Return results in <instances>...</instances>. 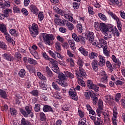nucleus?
Segmentation results:
<instances>
[{
    "instance_id": "39448f33",
    "label": "nucleus",
    "mask_w": 125,
    "mask_h": 125,
    "mask_svg": "<svg viewBox=\"0 0 125 125\" xmlns=\"http://www.w3.org/2000/svg\"><path fill=\"white\" fill-rule=\"evenodd\" d=\"M20 111L25 118H27L28 116L31 117V118H34V113L32 112V108L29 106H25V110L21 108Z\"/></svg>"
},
{
    "instance_id": "052dcab7",
    "label": "nucleus",
    "mask_w": 125,
    "mask_h": 125,
    "mask_svg": "<svg viewBox=\"0 0 125 125\" xmlns=\"http://www.w3.org/2000/svg\"><path fill=\"white\" fill-rule=\"evenodd\" d=\"M90 89H93L96 92H97V91H99V87L97 86V85L95 84H93L92 86V87L90 88Z\"/></svg>"
},
{
    "instance_id": "4c0bfd02",
    "label": "nucleus",
    "mask_w": 125,
    "mask_h": 125,
    "mask_svg": "<svg viewBox=\"0 0 125 125\" xmlns=\"http://www.w3.org/2000/svg\"><path fill=\"white\" fill-rule=\"evenodd\" d=\"M9 12H12L11 9H7L3 10L4 16L7 18L9 16Z\"/></svg>"
},
{
    "instance_id": "864d4df0",
    "label": "nucleus",
    "mask_w": 125,
    "mask_h": 125,
    "mask_svg": "<svg viewBox=\"0 0 125 125\" xmlns=\"http://www.w3.org/2000/svg\"><path fill=\"white\" fill-rule=\"evenodd\" d=\"M66 61L70 63V66H71V67H74V66H75V63L74 62V60H73V59L72 58L67 59Z\"/></svg>"
},
{
    "instance_id": "dca6fc26",
    "label": "nucleus",
    "mask_w": 125,
    "mask_h": 125,
    "mask_svg": "<svg viewBox=\"0 0 125 125\" xmlns=\"http://www.w3.org/2000/svg\"><path fill=\"white\" fill-rule=\"evenodd\" d=\"M69 95L71 96L72 99L73 100H78V97L77 96V92L74 91H69Z\"/></svg>"
},
{
    "instance_id": "6e6552de",
    "label": "nucleus",
    "mask_w": 125,
    "mask_h": 125,
    "mask_svg": "<svg viewBox=\"0 0 125 125\" xmlns=\"http://www.w3.org/2000/svg\"><path fill=\"white\" fill-rule=\"evenodd\" d=\"M66 20H61L60 19H55L54 22L56 24L60 25V26H65L66 25Z\"/></svg>"
},
{
    "instance_id": "9b49d317",
    "label": "nucleus",
    "mask_w": 125,
    "mask_h": 125,
    "mask_svg": "<svg viewBox=\"0 0 125 125\" xmlns=\"http://www.w3.org/2000/svg\"><path fill=\"white\" fill-rule=\"evenodd\" d=\"M106 102L109 103V104H112L114 102V99L113 97L110 95H107L104 97Z\"/></svg>"
},
{
    "instance_id": "0eeeda50",
    "label": "nucleus",
    "mask_w": 125,
    "mask_h": 125,
    "mask_svg": "<svg viewBox=\"0 0 125 125\" xmlns=\"http://www.w3.org/2000/svg\"><path fill=\"white\" fill-rule=\"evenodd\" d=\"M2 56L4 59H6V60H7L8 61H10L12 62L14 61V58L10 54L5 53L2 55Z\"/></svg>"
},
{
    "instance_id": "4468645a",
    "label": "nucleus",
    "mask_w": 125,
    "mask_h": 125,
    "mask_svg": "<svg viewBox=\"0 0 125 125\" xmlns=\"http://www.w3.org/2000/svg\"><path fill=\"white\" fill-rule=\"evenodd\" d=\"M87 39L89 42H92L94 40V33L92 32H89L87 34Z\"/></svg>"
},
{
    "instance_id": "1a4fd4ad",
    "label": "nucleus",
    "mask_w": 125,
    "mask_h": 125,
    "mask_svg": "<svg viewBox=\"0 0 125 125\" xmlns=\"http://www.w3.org/2000/svg\"><path fill=\"white\" fill-rule=\"evenodd\" d=\"M43 112H51L53 114H55V112L54 110H53V109H52V107L51 106L48 105H45L43 107Z\"/></svg>"
},
{
    "instance_id": "79ce46f5",
    "label": "nucleus",
    "mask_w": 125,
    "mask_h": 125,
    "mask_svg": "<svg viewBox=\"0 0 125 125\" xmlns=\"http://www.w3.org/2000/svg\"><path fill=\"white\" fill-rule=\"evenodd\" d=\"M98 16L99 18H100V19L103 21H106V20H107V17H106V16L102 13H99Z\"/></svg>"
},
{
    "instance_id": "b1692460",
    "label": "nucleus",
    "mask_w": 125,
    "mask_h": 125,
    "mask_svg": "<svg viewBox=\"0 0 125 125\" xmlns=\"http://www.w3.org/2000/svg\"><path fill=\"white\" fill-rule=\"evenodd\" d=\"M65 26H66L67 28L69 31H72V30H74V24L70 22H67L65 23Z\"/></svg>"
},
{
    "instance_id": "f257e3e1",
    "label": "nucleus",
    "mask_w": 125,
    "mask_h": 125,
    "mask_svg": "<svg viewBox=\"0 0 125 125\" xmlns=\"http://www.w3.org/2000/svg\"><path fill=\"white\" fill-rule=\"evenodd\" d=\"M100 30L105 35L106 37L112 38L111 34H109V32H113L114 27L111 24L107 25L104 23L102 22L100 23Z\"/></svg>"
},
{
    "instance_id": "c756f323",
    "label": "nucleus",
    "mask_w": 125,
    "mask_h": 125,
    "mask_svg": "<svg viewBox=\"0 0 125 125\" xmlns=\"http://www.w3.org/2000/svg\"><path fill=\"white\" fill-rule=\"evenodd\" d=\"M28 62L31 65H38V62L37 61L34 60V59L28 58Z\"/></svg>"
},
{
    "instance_id": "423d86ee",
    "label": "nucleus",
    "mask_w": 125,
    "mask_h": 125,
    "mask_svg": "<svg viewBox=\"0 0 125 125\" xmlns=\"http://www.w3.org/2000/svg\"><path fill=\"white\" fill-rule=\"evenodd\" d=\"M39 27L38 24L33 23L31 28H29L30 34L33 38H36L39 35Z\"/></svg>"
},
{
    "instance_id": "a19ab883",
    "label": "nucleus",
    "mask_w": 125,
    "mask_h": 125,
    "mask_svg": "<svg viewBox=\"0 0 125 125\" xmlns=\"http://www.w3.org/2000/svg\"><path fill=\"white\" fill-rule=\"evenodd\" d=\"M97 53L95 52H92L90 53V54L89 55V58L90 59H94V58H96L97 57Z\"/></svg>"
},
{
    "instance_id": "09e8293b",
    "label": "nucleus",
    "mask_w": 125,
    "mask_h": 125,
    "mask_svg": "<svg viewBox=\"0 0 125 125\" xmlns=\"http://www.w3.org/2000/svg\"><path fill=\"white\" fill-rule=\"evenodd\" d=\"M34 110L35 112H37V113H38V112H40L41 111V104H35Z\"/></svg>"
},
{
    "instance_id": "412c9836",
    "label": "nucleus",
    "mask_w": 125,
    "mask_h": 125,
    "mask_svg": "<svg viewBox=\"0 0 125 125\" xmlns=\"http://www.w3.org/2000/svg\"><path fill=\"white\" fill-rule=\"evenodd\" d=\"M99 44L101 45V48L102 47L104 48V46H105L104 45H106V44H107V42L103 39H100L99 40Z\"/></svg>"
},
{
    "instance_id": "bf43d9fd",
    "label": "nucleus",
    "mask_w": 125,
    "mask_h": 125,
    "mask_svg": "<svg viewBox=\"0 0 125 125\" xmlns=\"http://www.w3.org/2000/svg\"><path fill=\"white\" fill-rule=\"evenodd\" d=\"M33 96H39V91L38 90H33L30 92Z\"/></svg>"
},
{
    "instance_id": "6e6d98bb",
    "label": "nucleus",
    "mask_w": 125,
    "mask_h": 125,
    "mask_svg": "<svg viewBox=\"0 0 125 125\" xmlns=\"http://www.w3.org/2000/svg\"><path fill=\"white\" fill-rule=\"evenodd\" d=\"M98 109H100V110H103V102L102 101L99 100L98 102Z\"/></svg>"
},
{
    "instance_id": "338daca9",
    "label": "nucleus",
    "mask_w": 125,
    "mask_h": 125,
    "mask_svg": "<svg viewBox=\"0 0 125 125\" xmlns=\"http://www.w3.org/2000/svg\"><path fill=\"white\" fill-rule=\"evenodd\" d=\"M73 7L75 9H78L80 7V4L79 2H74L73 4Z\"/></svg>"
},
{
    "instance_id": "e433bc0d",
    "label": "nucleus",
    "mask_w": 125,
    "mask_h": 125,
    "mask_svg": "<svg viewBox=\"0 0 125 125\" xmlns=\"http://www.w3.org/2000/svg\"><path fill=\"white\" fill-rule=\"evenodd\" d=\"M25 74H26V71L24 69H21L19 72V75L21 78H24Z\"/></svg>"
},
{
    "instance_id": "37998d69",
    "label": "nucleus",
    "mask_w": 125,
    "mask_h": 125,
    "mask_svg": "<svg viewBox=\"0 0 125 125\" xmlns=\"http://www.w3.org/2000/svg\"><path fill=\"white\" fill-rule=\"evenodd\" d=\"M79 41L83 45L85 44V39L83 36L79 35Z\"/></svg>"
},
{
    "instance_id": "f704fd0d",
    "label": "nucleus",
    "mask_w": 125,
    "mask_h": 125,
    "mask_svg": "<svg viewBox=\"0 0 125 125\" xmlns=\"http://www.w3.org/2000/svg\"><path fill=\"white\" fill-rule=\"evenodd\" d=\"M108 14L112 17V18H113L114 20H116V21L119 20V18L117 17V15H116V14H114L113 12H109Z\"/></svg>"
},
{
    "instance_id": "c85d7f7f",
    "label": "nucleus",
    "mask_w": 125,
    "mask_h": 125,
    "mask_svg": "<svg viewBox=\"0 0 125 125\" xmlns=\"http://www.w3.org/2000/svg\"><path fill=\"white\" fill-rule=\"evenodd\" d=\"M92 67L94 71L97 72V70H98V64L96 62L94 61L92 62Z\"/></svg>"
},
{
    "instance_id": "2eb2a0df",
    "label": "nucleus",
    "mask_w": 125,
    "mask_h": 125,
    "mask_svg": "<svg viewBox=\"0 0 125 125\" xmlns=\"http://www.w3.org/2000/svg\"><path fill=\"white\" fill-rule=\"evenodd\" d=\"M111 59L112 61L114 63H115L117 66H118L119 67L121 66V61H120V60L117 59V58H116V56H115V55H112L111 57Z\"/></svg>"
},
{
    "instance_id": "ddd939ff",
    "label": "nucleus",
    "mask_w": 125,
    "mask_h": 125,
    "mask_svg": "<svg viewBox=\"0 0 125 125\" xmlns=\"http://www.w3.org/2000/svg\"><path fill=\"white\" fill-rule=\"evenodd\" d=\"M30 10L31 12H33L36 15H37L38 13H39V10H38V8L35 6V5H31L29 7Z\"/></svg>"
},
{
    "instance_id": "9d476101",
    "label": "nucleus",
    "mask_w": 125,
    "mask_h": 125,
    "mask_svg": "<svg viewBox=\"0 0 125 125\" xmlns=\"http://www.w3.org/2000/svg\"><path fill=\"white\" fill-rule=\"evenodd\" d=\"M68 42L71 49L73 51L76 50V43H75V41L73 39H69L68 40Z\"/></svg>"
},
{
    "instance_id": "20e7f679",
    "label": "nucleus",
    "mask_w": 125,
    "mask_h": 125,
    "mask_svg": "<svg viewBox=\"0 0 125 125\" xmlns=\"http://www.w3.org/2000/svg\"><path fill=\"white\" fill-rule=\"evenodd\" d=\"M42 38L45 44L48 45H52L53 43V40L55 39V37L54 35L51 34H43L42 35Z\"/></svg>"
},
{
    "instance_id": "4be33fe9",
    "label": "nucleus",
    "mask_w": 125,
    "mask_h": 125,
    "mask_svg": "<svg viewBox=\"0 0 125 125\" xmlns=\"http://www.w3.org/2000/svg\"><path fill=\"white\" fill-rule=\"evenodd\" d=\"M58 78L60 80H61V81L62 82H64V81H66V80H67V76L62 73H61L59 74Z\"/></svg>"
},
{
    "instance_id": "69168bd1",
    "label": "nucleus",
    "mask_w": 125,
    "mask_h": 125,
    "mask_svg": "<svg viewBox=\"0 0 125 125\" xmlns=\"http://www.w3.org/2000/svg\"><path fill=\"white\" fill-rule=\"evenodd\" d=\"M94 84H93V83L92 82V81L91 80H88L87 81V86H88V87L90 89L91 87H92V86L94 85Z\"/></svg>"
},
{
    "instance_id": "603ef678",
    "label": "nucleus",
    "mask_w": 125,
    "mask_h": 125,
    "mask_svg": "<svg viewBox=\"0 0 125 125\" xmlns=\"http://www.w3.org/2000/svg\"><path fill=\"white\" fill-rule=\"evenodd\" d=\"M77 30L79 33H82L83 32V26L82 24L79 23L77 25Z\"/></svg>"
},
{
    "instance_id": "6ab92c4d",
    "label": "nucleus",
    "mask_w": 125,
    "mask_h": 125,
    "mask_svg": "<svg viewBox=\"0 0 125 125\" xmlns=\"http://www.w3.org/2000/svg\"><path fill=\"white\" fill-rule=\"evenodd\" d=\"M83 78H85V77H77L78 80V83L80 84V85H81V86H85V83H84V81L83 80Z\"/></svg>"
},
{
    "instance_id": "680f3d73",
    "label": "nucleus",
    "mask_w": 125,
    "mask_h": 125,
    "mask_svg": "<svg viewBox=\"0 0 125 125\" xmlns=\"http://www.w3.org/2000/svg\"><path fill=\"white\" fill-rule=\"evenodd\" d=\"M38 18L40 21H42L43 18H44V16L43 15V12H40L38 15Z\"/></svg>"
},
{
    "instance_id": "4d7b16f0",
    "label": "nucleus",
    "mask_w": 125,
    "mask_h": 125,
    "mask_svg": "<svg viewBox=\"0 0 125 125\" xmlns=\"http://www.w3.org/2000/svg\"><path fill=\"white\" fill-rule=\"evenodd\" d=\"M52 70L56 74H58L59 73V67H58V65L53 66L52 67Z\"/></svg>"
},
{
    "instance_id": "5fc2aeb1",
    "label": "nucleus",
    "mask_w": 125,
    "mask_h": 125,
    "mask_svg": "<svg viewBox=\"0 0 125 125\" xmlns=\"http://www.w3.org/2000/svg\"><path fill=\"white\" fill-rule=\"evenodd\" d=\"M91 42L93 45H95V46H96L98 48H101V45L99 44V42H97V41L94 42L93 41H92V42Z\"/></svg>"
},
{
    "instance_id": "c9c22d12",
    "label": "nucleus",
    "mask_w": 125,
    "mask_h": 125,
    "mask_svg": "<svg viewBox=\"0 0 125 125\" xmlns=\"http://www.w3.org/2000/svg\"><path fill=\"white\" fill-rule=\"evenodd\" d=\"M113 117H112V121H117V117L118 116V111L117 109H113Z\"/></svg>"
},
{
    "instance_id": "5701e85b",
    "label": "nucleus",
    "mask_w": 125,
    "mask_h": 125,
    "mask_svg": "<svg viewBox=\"0 0 125 125\" xmlns=\"http://www.w3.org/2000/svg\"><path fill=\"white\" fill-rule=\"evenodd\" d=\"M46 73L47 75H48L49 78H52V76H53L52 71H51L50 68H49L48 66L46 67Z\"/></svg>"
},
{
    "instance_id": "ea45409f",
    "label": "nucleus",
    "mask_w": 125,
    "mask_h": 125,
    "mask_svg": "<svg viewBox=\"0 0 125 125\" xmlns=\"http://www.w3.org/2000/svg\"><path fill=\"white\" fill-rule=\"evenodd\" d=\"M103 51L105 56H107V57L110 56V52L108 51L107 49V47L104 46V47L103 48Z\"/></svg>"
},
{
    "instance_id": "49530a36",
    "label": "nucleus",
    "mask_w": 125,
    "mask_h": 125,
    "mask_svg": "<svg viewBox=\"0 0 125 125\" xmlns=\"http://www.w3.org/2000/svg\"><path fill=\"white\" fill-rule=\"evenodd\" d=\"M106 67H107L110 72H113V67L109 61H107L106 62Z\"/></svg>"
},
{
    "instance_id": "c03bdc74",
    "label": "nucleus",
    "mask_w": 125,
    "mask_h": 125,
    "mask_svg": "<svg viewBox=\"0 0 125 125\" xmlns=\"http://www.w3.org/2000/svg\"><path fill=\"white\" fill-rule=\"evenodd\" d=\"M37 76L39 77L40 80H42V81H45V80H46L45 77L42 74V73L40 72H37Z\"/></svg>"
},
{
    "instance_id": "cd10ccee",
    "label": "nucleus",
    "mask_w": 125,
    "mask_h": 125,
    "mask_svg": "<svg viewBox=\"0 0 125 125\" xmlns=\"http://www.w3.org/2000/svg\"><path fill=\"white\" fill-rule=\"evenodd\" d=\"M103 114L104 117V119L107 120H110V113L108 110H105L104 112H103Z\"/></svg>"
},
{
    "instance_id": "a18cd8bd",
    "label": "nucleus",
    "mask_w": 125,
    "mask_h": 125,
    "mask_svg": "<svg viewBox=\"0 0 125 125\" xmlns=\"http://www.w3.org/2000/svg\"><path fill=\"white\" fill-rule=\"evenodd\" d=\"M108 76H104L101 79V83H105V84H107L108 83Z\"/></svg>"
},
{
    "instance_id": "0e129e2a",
    "label": "nucleus",
    "mask_w": 125,
    "mask_h": 125,
    "mask_svg": "<svg viewBox=\"0 0 125 125\" xmlns=\"http://www.w3.org/2000/svg\"><path fill=\"white\" fill-rule=\"evenodd\" d=\"M40 117L42 121H45V120H46L45 114L43 113V112L40 113Z\"/></svg>"
},
{
    "instance_id": "2f4dec72",
    "label": "nucleus",
    "mask_w": 125,
    "mask_h": 125,
    "mask_svg": "<svg viewBox=\"0 0 125 125\" xmlns=\"http://www.w3.org/2000/svg\"><path fill=\"white\" fill-rule=\"evenodd\" d=\"M55 47L57 51L59 52L61 51V44L59 42H56Z\"/></svg>"
},
{
    "instance_id": "a211bd4d",
    "label": "nucleus",
    "mask_w": 125,
    "mask_h": 125,
    "mask_svg": "<svg viewBox=\"0 0 125 125\" xmlns=\"http://www.w3.org/2000/svg\"><path fill=\"white\" fill-rule=\"evenodd\" d=\"M79 51H80L81 53L83 54L84 56H88V52L86 51V50L83 48V47H81L79 48Z\"/></svg>"
},
{
    "instance_id": "13d9d810",
    "label": "nucleus",
    "mask_w": 125,
    "mask_h": 125,
    "mask_svg": "<svg viewBox=\"0 0 125 125\" xmlns=\"http://www.w3.org/2000/svg\"><path fill=\"white\" fill-rule=\"evenodd\" d=\"M50 61L51 64L52 65H53V66H57V64L58 62L57 61H56L52 58H51V59H50V61Z\"/></svg>"
},
{
    "instance_id": "473e14b6",
    "label": "nucleus",
    "mask_w": 125,
    "mask_h": 125,
    "mask_svg": "<svg viewBox=\"0 0 125 125\" xmlns=\"http://www.w3.org/2000/svg\"><path fill=\"white\" fill-rule=\"evenodd\" d=\"M108 2L110 5H113V4H119L120 3L119 0H108Z\"/></svg>"
},
{
    "instance_id": "aec40b11",
    "label": "nucleus",
    "mask_w": 125,
    "mask_h": 125,
    "mask_svg": "<svg viewBox=\"0 0 125 125\" xmlns=\"http://www.w3.org/2000/svg\"><path fill=\"white\" fill-rule=\"evenodd\" d=\"M94 124L95 125H104L103 121L101 119V118H97L96 120L94 121Z\"/></svg>"
},
{
    "instance_id": "e2e57ef3",
    "label": "nucleus",
    "mask_w": 125,
    "mask_h": 125,
    "mask_svg": "<svg viewBox=\"0 0 125 125\" xmlns=\"http://www.w3.org/2000/svg\"><path fill=\"white\" fill-rule=\"evenodd\" d=\"M117 24V28L120 32H122V23L120 21V20L116 21Z\"/></svg>"
},
{
    "instance_id": "3c124183",
    "label": "nucleus",
    "mask_w": 125,
    "mask_h": 125,
    "mask_svg": "<svg viewBox=\"0 0 125 125\" xmlns=\"http://www.w3.org/2000/svg\"><path fill=\"white\" fill-rule=\"evenodd\" d=\"M15 58H16V59H17L18 61H20V60H21V58H22V57L20 53H16V54H15Z\"/></svg>"
},
{
    "instance_id": "7ed1b4c3",
    "label": "nucleus",
    "mask_w": 125,
    "mask_h": 125,
    "mask_svg": "<svg viewBox=\"0 0 125 125\" xmlns=\"http://www.w3.org/2000/svg\"><path fill=\"white\" fill-rule=\"evenodd\" d=\"M54 9L58 14L61 15V16H63L65 19H67L68 21H70V22H71L73 24H76V21H75L73 17L70 16V15L66 14L64 10L59 9L58 7H54Z\"/></svg>"
},
{
    "instance_id": "7c9ffc66",
    "label": "nucleus",
    "mask_w": 125,
    "mask_h": 125,
    "mask_svg": "<svg viewBox=\"0 0 125 125\" xmlns=\"http://www.w3.org/2000/svg\"><path fill=\"white\" fill-rule=\"evenodd\" d=\"M21 124V125H32L30 122L26 121V119L24 118H22Z\"/></svg>"
},
{
    "instance_id": "58836bf2",
    "label": "nucleus",
    "mask_w": 125,
    "mask_h": 125,
    "mask_svg": "<svg viewBox=\"0 0 125 125\" xmlns=\"http://www.w3.org/2000/svg\"><path fill=\"white\" fill-rule=\"evenodd\" d=\"M0 95L1 97L5 99L7 97L6 92L3 90L0 89Z\"/></svg>"
},
{
    "instance_id": "a878e982",
    "label": "nucleus",
    "mask_w": 125,
    "mask_h": 125,
    "mask_svg": "<svg viewBox=\"0 0 125 125\" xmlns=\"http://www.w3.org/2000/svg\"><path fill=\"white\" fill-rule=\"evenodd\" d=\"M56 83L63 87H66V86H68V83H67L64 82V81L62 82V81L58 80H57Z\"/></svg>"
},
{
    "instance_id": "bb28decb",
    "label": "nucleus",
    "mask_w": 125,
    "mask_h": 125,
    "mask_svg": "<svg viewBox=\"0 0 125 125\" xmlns=\"http://www.w3.org/2000/svg\"><path fill=\"white\" fill-rule=\"evenodd\" d=\"M40 85L43 90H46L47 89V85H46V83L42 81L40 83Z\"/></svg>"
},
{
    "instance_id": "f8f14e48",
    "label": "nucleus",
    "mask_w": 125,
    "mask_h": 125,
    "mask_svg": "<svg viewBox=\"0 0 125 125\" xmlns=\"http://www.w3.org/2000/svg\"><path fill=\"white\" fill-rule=\"evenodd\" d=\"M99 59H100V61L98 63L99 66L103 67V66L105 65V57L100 55L99 57Z\"/></svg>"
},
{
    "instance_id": "f03ea898",
    "label": "nucleus",
    "mask_w": 125,
    "mask_h": 125,
    "mask_svg": "<svg viewBox=\"0 0 125 125\" xmlns=\"http://www.w3.org/2000/svg\"><path fill=\"white\" fill-rule=\"evenodd\" d=\"M77 65H78L79 67V72H77L75 73L77 78H83V77H86V73H85V70L83 68V61L81 59H79L77 62Z\"/></svg>"
},
{
    "instance_id": "393cba45",
    "label": "nucleus",
    "mask_w": 125,
    "mask_h": 125,
    "mask_svg": "<svg viewBox=\"0 0 125 125\" xmlns=\"http://www.w3.org/2000/svg\"><path fill=\"white\" fill-rule=\"evenodd\" d=\"M0 31L3 33V34H6L7 31H6V26L3 24H0Z\"/></svg>"
},
{
    "instance_id": "774afa93",
    "label": "nucleus",
    "mask_w": 125,
    "mask_h": 125,
    "mask_svg": "<svg viewBox=\"0 0 125 125\" xmlns=\"http://www.w3.org/2000/svg\"><path fill=\"white\" fill-rule=\"evenodd\" d=\"M0 48H2L3 49H6V44L3 42H0Z\"/></svg>"
},
{
    "instance_id": "72a5a7b5",
    "label": "nucleus",
    "mask_w": 125,
    "mask_h": 125,
    "mask_svg": "<svg viewBox=\"0 0 125 125\" xmlns=\"http://www.w3.org/2000/svg\"><path fill=\"white\" fill-rule=\"evenodd\" d=\"M52 86L54 89L55 90H57L58 91H60V87L58 86V85L55 82H52Z\"/></svg>"
},
{
    "instance_id": "de8ad7c7",
    "label": "nucleus",
    "mask_w": 125,
    "mask_h": 125,
    "mask_svg": "<svg viewBox=\"0 0 125 125\" xmlns=\"http://www.w3.org/2000/svg\"><path fill=\"white\" fill-rule=\"evenodd\" d=\"M72 38L73 40L75 41V42H80V36L78 37V35H77L76 33H73L72 34Z\"/></svg>"
},
{
    "instance_id": "f3484780",
    "label": "nucleus",
    "mask_w": 125,
    "mask_h": 125,
    "mask_svg": "<svg viewBox=\"0 0 125 125\" xmlns=\"http://www.w3.org/2000/svg\"><path fill=\"white\" fill-rule=\"evenodd\" d=\"M5 35V38H6V40L7 42H12V43H15V41H14V40H13V39H12L11 38V36H10V35H9V34H8L7 32H6V33L4 34Z\"/></svg>"
},
{
    "instance_id": "8fccbe9b",
    "label": "nucleus",
    "mask_w": 125,
    "mask_h": 125,
    "mask_svg": "<svg viewBox=\"0 0 125 125\" xmlns=\"http://www.w3.org/2000/svg\"><path fill=\"white\" fill-rule=\"evenodd\" d=\"M65 74L66 76V78L68 77L70 79H73L74 77L73 74L72 73L69 72L68 71H65Z\"/></svg>"
}]
</instances>
